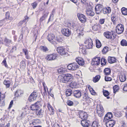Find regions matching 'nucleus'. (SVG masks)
Returning a JSON list of instances; mask_svg holds the SVG:
<instances>
[{"instance_id":"nucleus-1","label":"nucleus","mask_w":127,"mask_h":127,"mask_svg":"<svg viewBox=\"0 0 127 127\" xmlns=\"http://www.w3.org/2000/svg\"><path fill=\"white\" fill-rule=\"evenodd\" d=\"M72 79V76L70 74H64L61 77L60 81L61 82L66 83L70 82Z\"/></svg>"},{"instance_id":"nucleus-2","label":"nucleus","mask_w":127,"mask_h":127,"mask_svg":"<svg viewBox=\"0 0 127 127\" xmlns=\"http://www.w3.org/2000/svg\"><path fill=\"white\" fill-rule=\"evenodd\" d=\"M103 35L106 38L108 39H114L116 37L115 33L112 31L105 32L103 33Z\"/></svg>"},{"instance_id":"nucleus-3","label":"nucleus","mask_w":127,"mask_h":127,"mask_svg":"<svg viewBox=\"0 0 127 127\" xmlns=\"http://www.w3.org/2000/svg\"><path fill=\"white\" fill-rule=\"evenodd\" d=\"M79 67L77 63H73L69 64L67 66V68L69 70H75L78 68Z\"/></svg>"},{"instance_id":"nucleus-4","label":"nucleus","mask_w":127,"mask_h":127,"mask_svg":"<svg viewBox=\"0 0 127 127\" xmlns=\"http://www.w3.org/2000/svg\"><path fill=\"white\" fill-rule=\"evenodd\" d=\"M116 32L118 34H121L124 31V25L121 24H118L116 27Z\"/></svg>"},{"instance_id":"nucleus-5","label":"nucleus","mask_w":127,"mask_h":127,"mask_svg":"<svg viewBox=\"0 0 127 127\" xmlns=\"http://www.w3.org/2000/svg\"><path fill=\"white\" fill-rule=\"evenodd\" d=\"M84 44L85 46L87 49H91L93 47L92 41L90 38L87 39L84 42Z\"/></svg>"},{"instance_id":"nucleus-6","label":"nucleus","mask_w":127,"mask_h":127,"mask_svg":"<svg viewBox=\"0 0 127 127\" xmlns=\"http://www.w3.org/2000/svg\"><path fill=\"white\" fill-rule=\"evenodd\" d=\"M37 96V94L36 92H34L30 95L28 98L29 101L31 102L36 99Z\"/></svg>"},{"instance_id":"nucleus-7","label":"nucleus","mask_w":127,"mask_h":127,"mask_svg":"<svg viewBox=\"0 0 127 127\" xmlns=\"http://www.w3.org/2000/svg\"><path fill=\"white\" fill-rule=\"evenodd\" d=\"M100 57L94 58L92 60V64L94 66L98 65L100 64Z\"/></svg>"},{"instance_id":"nucleus-8","label":"nucleus","mask_w":127,"mask_h":127,"mask_svg":"<svg viewBox=\"0 0 127 127\" xmlns=\"http://www.w3.org/2000/svg\"><path fill=\"white\" fill-rule=\"evenodd\" d=\"M61 32L63 35L67 37H68L71 34V32L68 28L62 29Z\"/></svg>"},{"instance_id":"nucleus-9","label":"nucleus","mask_w":127,"mask_h":127,"mask_svg":"<svg viewBox=\"0 0 127 127\" xmlns=\"http://www.w3.org/2000/svg\"><path fill=\"white\" fill-rule=\"evenodd\" d=\"M57 52L62 55L66 54V52L65 49L63 47H59L57 48Z\"/></svg>"},{"instance_id":"nucleus-10","label":"nucleus","mask_w":127,"mask_h":127,"mask_svg":"<svg viewBox=\"0 0 127 127\" xmlns=\"http://www.w3.org/2000/svg\"><path fill=\"white\" fill-rule=\"evenodd\" d=\"M77 15L79 19L82 23H84L86 21L85 16L83 14L78 13Z\"/></svg>"},{"instance_id":"nucleus-11","label":"nucleus","mask_w":127,"mask_h":127,"mask_svg":"<svg viewBox=\"0 0 127 127\" xmlns=\"http://www.w3.org/2000/svg\"><path fill=\"white\" fill-rule=\"evenodd\" d=\"M103 6L102 5L99 4L97 5L95 8V11L96 14H100L102 10H103Z\"/></svg>"},{"instance_id":"nucleus-12","label":"nucleus","mask_w":127,"mask_h":127,"mask_svg":"<svg viewBox=\"0 0 127 127\" xmlns=\"http://www.w3.org/2000/svg\"><path fill=\"white\" fill-rule=\"evenodd\" d=\"M55 54H51L48 55L46 57V59L48 61H52L55 60L57 57Z\"/></svg>"},{"instance_id":"nucleus-13","label":"nucleus","mask_w":127,"mask_h":127,"mask_svg":"<svg viewBox=\"0 0 127 127\" xmlns=\"http://www.w3.org/2000/svg\"><path fill=\"white\" fill-rule=\"evenodd\" d=\"M79 117L82 119L83 121L87 119V115L86 113L84 112H81L79 113Z\"/></svg>"},{"instance_id":"nucleus-14","label":"nucleus","mask_w":127,"mask_h":127,"mask_svg":"<svg viewBox=\"0 0 127 127\" xmlns=\"http://www.w3.org/2000/svg\"><path fill=\"white\" fill-rule=\"evenodd\" d=\"M115 123V121L113 120H111L107 121L106 123V125L107 127H113Z\"/></svg>"},{"instance_id":"nucleus-15","label":"nucleus","mask_w":127,"mask_h":127,"mask_svg":"<svg viewBox=\"0 0 127 127\" xmlns=\"http://www.w3.org/2000/svg\"><path fill=\"white\" fill-rule=\"evenodd\" d=\"M86 13L87 15L90 16H93L95 15V13L93 11L92 8L91 7L90 8L87 9Z\"/></svg>"},{"instance_id":"nucleus-16","label":"nucleus","mask_w":127,"mask_h":127,"mask_svg":"<svg viewBox=\"0 0 127 127\" xmlns=\"http://www.w3.org/2000/svg\"><path fill=\"white\" fill-rule=\"evenodd\" d=\"M74 96L76 98H79L81 96V93L80 91L75 90L73 92Z\"/></svg>"},{"instance_id":"nucleus-17","label":"nucleus","mask_w":127,"mask_h":127,"mask_svg":"<svg viewBox=\"0 0 127 127\" xmlns=\"http://www.w3.org/2000/svg\"><path fill=\"white\" fill-rule=\"evenodd\" d=\"M54 37L55 36L54 34H49L48 36L47 39L50 42L53 43L55 41Z\"/></svg>"},{"instance_id":"nucleus-18","label":"nucleus","mask_w":127,"mask_h":127,"mask_svg":"<svg viewBox=\"0 0 127 127\" xmlns=\"http://www.w3.org/2000/svg\"><path fill=\"white\" fill-rule=\"evenodd\" d=\"M76 61L78 64L80 65H83L84 64L83 59L80 57H78L76 58Z\"/></svg>"},{"instance_id":"nucleus-19","label":"nucleus","mask_w":127,"mask_h":127,"mask_svg":"<svg viewBox=\"0 0 127 127\" xmlns=\"http://www.w3.org/2000/svg\"><path fill=\"white\" fill-rule=\"evenodd\" d=\"M112 117V114L111 112H108L106 114L104 118V120L105 121L110 119Z\"/></svg>"},{"instance_id":"nucleus-20","label":"nucleus","mask_w":127,"mask_h":127,"mask_svg":"<svg viewBox=\"0 0 127 127\" xmlns=\"http://www.w3.org/2000/svg\"><path fill=\"white\" fill-rule=\"evenodd\" d=\"M38 102H37L33 104L30 107V108L31 110L33 111L36 110L37 111L38 110V108L39 107L38 105H37V103H38Z\"/></svg>"},{"instance_id":"nucleus-21","label":"nucleus","mask_w":127,"mask_h":127,"mask_svg":"<svg viewBox=\"0 0 127 127\" xmlns=\"http://www.w3.org/2000/svg\"><path fill=\"white\" fill-rule=\"evenodd\" d=\"M4 41L5 45L7 46H9L10 43H12L11 40L6 37L4 38Z\"/></svg>"},{"instance_id":"nucleus-22","label":"nucleus","mask_w":127,"mask_h":127,"mask_svg":"<svg viewBox=\"0 0 127 127\" xmlns=\"http://www.w3.org/2000/svg\"><path fill=\"white\" fill-rule=\"evenodd\" d=\"M108 62L110 64H112L116 62V59L114 57H109L108 59Z\"/></svg>"},{"instance_id":"nucleus-23","label":"nucleus","mask_w":127,"mask_h":127,"mask_svg":"<svg viewBox=\"0 0 127 127\" xmlns=\"http://www.w3.org/2000/svg\"><path fill=\"white\" fill-rule=\"evenodd\" d=\"M55 10L54 9H53L52 13L50 16L49 18V19L48 21L47 22V23H48L50 21H52L53 19L54 15L55 12Z\"/></svg>"},{"instance_id":"nucleus-24","label":"nucleus","mask_w":127,"mask_h":127,"mask_svg":"<svg viewBox=\"0 0 127 127\" xmlns=\"http://www.w3.org/2000/svg\"><path fill=\"white\" fill-rule=\"evenodd\" d=\"M111 8L109 7L104 8L103 9V13L105 14L107 13H109L111 12Z\"/></svg>"},{"instance_id":"nucleus-25","label":"nucleus","mask_w":127,"mask_h":127,"mask_svg":"<svg viewBox=\"0 0 127 127\" xmlns=\"http://www.w3.org/2000/svg\"><path fill=\"white\" fill-rule=\"evenodd\" d=\"M101 26L99 24H96L94 25L93 26V30L96 31L100 29Z\"/></svg>"},{"instance_id":"nucleus-26","label":"nucleus","mask_w":127,"mask_h":127,"mask_svg":"<svg viewBox=\"0 0 127 127\" xmlns=\"http://www.w3.org/2000/svg\"><path fill=\"white\" fill-rule=\"evenodd\" d=\"M126 79V75L125 74H123L120 76V79L121 82H124L125 81Z\"/></svg>"},{"instance_id":"nucleus-27","label":"nucleus","mask_w":127,"mask_h":127,"mask_svg":"<svg viewBox=\"0 0 127 127\" xmlns=\"http://www.w3.org/2000/svg\"><path fill=\"white\" fill-rule=\"evenodd\" d=\"M23 92L20 90H17L15 92V95L16 97H19L21 95L23 94Z\"/></svg>"},{"instance_id":"nucleus-28","label":"nucleus","mask_w":127,"mask_h":127,"mask_svg":"<svg viewBox=\"0 0 127 127\" xmlns=\"http://www.w3.org/2000/svg\"><path fill=\"white\" fill-rule=\"evenodd\" d=\"M3 84L5 85L6 88H9L11 84L10 81L9 80H5L3 82Z\"/></svg>"},{"instance_id":"nucleus-29","label":"nucleus","mask_w":127,"mask_h":127,"mask_svg":"<svg viewBox=\"0 0 127 127\" xmlns=\"http://www.w3.org/2000/svg\"><path fill=\"white\" fill-rule=\"evenodd\" d=\"M111 70L109 68H106L104 70V72L105 74L107 75H109L111 73Z\"/></svg>"},{"instance_id":"nucleus-30","label":"nucleus","mask_w":127,"mask_h":127,"mask_svg":"<svg viewBox=\"0 0 127 127\" xmlns=\"http://www.w3.org/2000/svg\"><path fill=\"white\" fill-rule=\"evenodd\" d=\"M49 13V12L46 13L44 14V15L40 19V22H42L43 20H45L46 18Z\"/></svg>"},{"instance_id":"nucleus-31","label":"nucleus","mask_w":127,"mask_h":127,"mask_svg":"<svg viewBox=\"0 0 127 127\" xmlns=\"http://www.w3.org/2000/svg\"><path fill=\"white\" fill-rule=\"evenodd\" d=\"M72 93V91L70 89H67L65 92V94L67 96H70Z\"/></svg>"},{"instance_id":"nucleus-32","label":"nucleus","mask_w":127,"mask_h":127,"mask_svg":"<svg viewBox=\"0 0 127 127\" xmlns=\"http://www.w3.org/2000/svg\"><path fill=\"white\" fill-rule=\"evenodd\" d=\"M123 15H127V9L123 7L121 9Z\"/></svg>"},{"instance_id":"nucleus-33","label":"nucleus","mask_w":127,"mask_h":127,"mask_svg":"<svg viewBox=\"0 0 127 127\" xmlns=\"http://www.w3.org/2000/svg\"><path fill=\"white\" fill-rule=\"evenodd\" d=\"M104 95L105 97H107V98L109 99L110 97L108 96L109 94V93L108 91L107 90H103V91Z\"/></svg>"},{"instance_id":"nucleus-34","label":"nucleus","mask_w":127,"mask_h":127,"mask_svg":"<svg viewBox=\"0 0 127 127\" xmlns=\"http://www.w3.org/2000/svg\"><path fill=\"white\" fill-rule=\"evenodd\" d=\"M40 49L41 51L45 52L49 50L45 46H41L40 47Z\"/></svg>"},{"instance_id":"nucleus-35","label":"nucleus","mask_w":127,"mask_h":127,"mask_svg":"<svg viewBox=\"0 0 127 127\" xmlns=\"http://www.w3.org/2000/svg\"><path fill=\"white\" fill-rule=\"evenodd\" d=\"M47 107L49 111L51 112L52 113L54 112V109L53 107L51 106L50 104L48 103L47 105Z\"/></svg>"},{"instance_id":"nucleus-36","label":"nucleus","mask_w":127,"mask_h":127,"mask_svg":"<svg viewBox=\"0 0 127 127\" xmlns=\"http://www.w3.org/2000/svg\"><path fill=\"white\" fill-rule=\"evenodd\" d=\"M9 16V12H6L5 14V18L6 19H8L10 21L12 20L13 19V18L11 17H10Z\"/></svg>"},{"instance_id":"nucleus-37","label":"nucleus","mask_w":127,"mask_h":127,"mask_svg":"<svg viewBox=\"0 0 127 127\" xmlns=\"http://www.w3.org/2000/svg\"><path fill=\"white\" fill-rule=\"evenodd\" d=\"M100 76L99 75H97L93 79V81L94 82H97L99 79Z\"/></svg>"},{"instance_id":"nucleus-38","label":"nucleus","mask_w":127,"mask_h":127,"mask_svg":"<svg viewBox=\"0 0 127 127\" xmlns=\"http://www.w3.org/2000/svg\"><path fill=\"white\" fill-rule=\"evenodd\" d=\"M101 46V44L100 41L98 40H96V47L98 48H99Z\"/></svg>"},{"instance_id":"nucleus-39","label":"nucleus","mask_w":127,"mask_h":127,"mask_svg":"<svg viewBox=\"0 0 127 127\" xmlns=\"http://www.w3.org/2000/svg\"><path fill=\"white\" fill-rule=\"evenodd\" d=\"M98 123L97 121L93 122L91 126V127H98Z\"/></svg>"},{"instance_id":"nucleus-40","label":"nucleus","mask_w":127,"mask_h":127,"mask_svg":"<svg viewBox=\"0 0 127 127\" xmlns=\"http://www.w3.org/2000/svg\"><path fill=\"white\" fill-rule=\"evenodd\" d=\"M113 92L115 94L116 92H117L119 90V87L117 85H115L113 87Z\"/></svg>"},{"instance_id":"nucleus-41","label":"nucleus","mask_w":127,"mask_h":127,"mask_svg":"<svg viewBox=\"0 0 127 127\" xmlns=\"http://www.w3.org/2000/svg\"><path fill=\"white\" fill-rule=\"evenodd\" d=\"M121 44L122 46H127V41L125 39H123L121 42Z\"/></svg>"},{"instance_id":"nucleus-42","label":"nucleus","mask_w":127,"mask_h":127,"mask_svg":"<svg viewBox=\"0 0 127 127\" xmlns=\"http://www.w3.org/2000/svg\"><path fill=\"white\" fill-rule=\"evenodd\" d=\"M96 110L97 111H101L103 110V107L101 105H97L96 107Z\"/></svg>"},{"instance_id":"nucleus-43","label":"nucleus","mask_w":127,"mask_h":127,"mask_svg":"<svg viewBox=\"0 0 127 127\" xmlns=\"http://www.w3.org/2000/svg\"><path fill=\"white\" fill-rule=\"evenodd\" d=\"M108 48L107 46L105 47L102 50L103 53L105 54L107 53L108 50Z\"/></svg>"},{"instance_id":"nucleus-44","label":"nucleus","mask_w":127,"mask_h":127,"mask_svg":"<svg viewBox=\"0 0 127 127\" xmlns=\"http://www.w3.org/2000/svg\"><path fill=\"white\" fill-rule=\"evenodd\" d=\"M79 51L83 54H85L86 53V49L83 47L80 48L79 50Z\"/></svg>"},{"instance_id":"nucleus-45","label":"nucleus","mask_w":127,"mask_h":127,"mask_svg":"<svg viewBox=\"0 0 127 127\" xmlns=\"http://www.w3.org/2000/svg\"><path fill=\"white\" fill-rule=\"evenodd\" d=\"M103 110L101 111H97V113L98 116L99 117H101L103 115Z\"/></svg>"},{"instance_id":"nucleus-46","label":"nucleus","mask_w":127,"mask_h":127,"mask_svg":"<svg viewBox=\"0 0 127 127\" xmlns=\"http://www.w3.org/2000/svg\"><path fill=\"white\" fill-rule=\"evenodd\" d=\"M111 18L112 21L113 22H114L116 20V16L114 14H112L111 16Z\"/></svg>"},{"instance_id":"nucleus-47","label":"nucleus","mask_w":127,"mask_h":127,"mask_svg":"<svg viewBox=\"0 0 127 127\" xmlns=\"http://www.w3.org/2000/svg\"><path fill=\"white\" fill-rule=\"evenodd\" d=\"M67 103L69 106H73V102L70 100H68L67 102Z\"/></svg>"},{"instance_id":"nucleus-48","label":"nucleus","mask_w":127,"mask_h":127,"mask_svg":"<svg viewBox=\"0 0 127 127\" xmlns=\"http://www.w3.org/2000/svg\"><path fill=\"white\" fill-rule=\"evenodd\" d=\"M68 26L69 27H72L73 28H74L76 27V25L75 24L73 23L71 24L70 23H68Z\"/></svg>"},{"instance_id":"nucleus-49","label":"nucleus","mask_w":127,"mask_h":127,"mask_svg":"<svg viewBox=\"0 0 127 127\" xmlns=\"http://www.w3.org/2000/svg\"><path fill=\"white\" fill-rule=\"evenodd\" d=\"M107 62L106 60L104 59H102L101 60V64L102 65L103 64L104 65H105L106 64Z\"/></svg>"},{"instance_id":"nucleus-50","label":"nucleus","mask_w":127,"mask_h":127,"mask_svg":"<svg viewBox=\"0 0 127 127\" xmlns=\"http://www.w3.org/2000/svg\"><path fill=\"white\" fill-rule=\"evenodd\" d=\"M37 5V3L35 2H34L31 4V5L33 9H34L36 7Z\"/></svg>"},{"instance_id":"nucleus-51","label":"nucleus","mask_w":127,"mask_h":127,"mask_svg":"<svg viewBox=\"0 0 127 127\" xmlns=\"http://www.w3.org/2000/svg\"><path fill=\"white\" fill-rule=\"evenodd\" d=\"M56 40L59 42H62L63 41V40L60 37H56Z\"/></svg>"},{"instance_id":"nucleus-52","label":"nucleus","mask_w":127,"mask_h":127,"mask_svg":"<svg viewBox=\"0 0 127 127\" xmlns=\"http://www.w3.org/2000/svg\"><path fill=\"white\" fill-rule=\"evenodd\" d=\"M105 80L106 81H110L111 80V78L110 77H108L107 76H105Z\"/></svg>"},{"instance_id":"nucleus-53","label":"nucleus","mask_w":127,"mask_h":127,"mask_svg":"<svg viewBox=\"0 0 127 127\" xmlns=\"http://www.w3.org/2000/svg\"><path fill=\"white\" fill-rule=\"evenodd\" d=\"M2 64L3 65L5 66L6 67H7L8 65L6 63V59H4L3 61L2 62Z\"/></svg>"},{"instance_id":"nucleus-54","label":"nucleus","mask_w":127,"mask_h":127,"mask_svg":"<svg viewBox=\"0 0 127 127\" xmlns=\"http://www.w3.org/2000/svg\"><path fill=\"white\" fill-rule=\"evenodd\" d=\"M88 98V96L87 95V94L85 93L83 96V100H86Z\"/></svg>"},{"instance_id":"nucleus-55","label":"nucleus","mask_w":127,"mask_h":127,"mask_svg":"<svg viewBox=\"0 0 127 127\" xmlns=\"http://www.w3.org/2000/svg\"><path fill=\"white\" fill-rule=\"evenodd\" d=\"M58 72L60 74L63 73L64 72V71L63 70V68H61L60 69H58Z\"/></svg>"},{"instance_id":"nucleus-56","label":"nucleus","mask_w":127,"mask_h":127,"mask_svg":"<svg viewBox=\"0 0 127 127\" xmlns=\"http://www.w3.org/2000/svg\"><path fill=\"white\" fill-rule=\"evenodd\" d=\"M81 124L82 126L84 127H88L89 126V124L87 123H85L84 124L81 123Z\"/></svg>"},{"instance_id":"nucleus-57","label":"nucleus","mask_w":127,"mask_h":127,"mask_svg":"<svg viewBox=\"0 0 127 127\" xmlns=\"http://www.w3.org/2000/svg\"><path fill=\"white\" fill-rule=\"evenodd\" d=\"M123 90L127 92V84L124 85L123 88Z\"/></svg>"},{"instance_id":"nucleus-58","label":"nucleus","mask_w":127,"mask_h":127,"mask_svg":"<svg viewBox=\"0 0 127 127\" xmlns=\"http://www.w3.org/2000/svg\"><path fill=\"white\" fill-rule=\"evenodd\" d=\"M23 52L24 53L25 55H26L27 54H28V51L27 50L25 49H23Z\"/></svg>"},{"instance_id":"nucleus-59","label":"nucleus","mask_w":127,"mask_h":127,"mask_svg":"<svg viewBox=\"0 0 127 127\" xmlns=\"http://www.w3.org/2000/svg\"><path fill=\"white\" fill-rule=\"evenodd\" d=\"M105 21L104 19H100L99 20V23L101 24H104Z\"/></svg>"},{"instance_id":"nucleus-60","label":"nucleus","mask_w":127,"mask_h":127,"mask_svg":"<svg viewBox=\"0 0 127 127\" xmlns=\"http://www.w3.org/2000/svg\"><path fill=\"white\" fill-rule=\"evenodd\" d=\"M13 104V100H11L10 103V104L9 105V106L8 107L9 109H10L12 107V105Z\"/></svg>"},{"instance_id":"nucleus-61","label":"nucleus","mask_w":127,"mask_h":127,"mask_svg":"<svg viewBox=\"0 0 127 127\" xmlns=\"http://www.w3.org/2000/svg\"><path fill=\"white\" fill-rule=\"evenodd\" d=\"M47 95L46 91V88H44V91L43 93V94H42V95L43 96H45Z\"/></svg>"},{"instance_id":"nucleus-62","label":"nucleus","mask_w":127,"mask_h":127,"mask_svg":"<svg viewBox=\"0 0 127 127\" xmlns=\"http://www.w3.org/2000/svg\"><path fill=\"white\" fill-rule=\"evenodd\" d=\"M4 20L1 21H0V27L2 26L4 23Z\"/></svg>"},{"instance_id":"nucleus-63","label":"nucleus","mask_w":127,"mask_h":127,"mask_svg":"<svg viewBox=\"0 0 127 127\" xmlns=\"http://www.w3.org/2000/svg\"><path fill=\"white\" fill-rule=\"evenodd\" d=\"M24 21L20 22L19 24V26H21L24 23Z\"/></svg>"},{"instance_id":"nucleus-64","label":"nucleus","mask_w":127,"mask_h":127,"mask_svg":"<svg viewBox=\"0 0 127 127\" xmlns=\"http://www.w3.org/2000/svg\"><path fill=\"white\" fill-rule=\"evenodd\" d=\"M81 2L83 4H85L86 0H81Z\"/></svg>"}]
</instances>
